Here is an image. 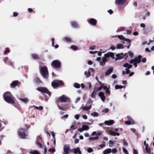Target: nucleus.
I'll list each match as a JSON object with an SVG mask.
<instances>
[{
	"label": "nucleus",
	"instance_id": "nucleus-44",
	"mask_svg": "<svg viewBox=\"0 0 154 154\" xmlns=\"http://www.w3.org/2000/svg\"><path fill=\"white\" fill-rule=\"evenodd\" d=\"M122 150L125 154H129L128 151L125 148H123Z\"/></svg>",
	"mask_w": 154,
	"mask_h": 154
},
{
	"label": "nucleus",
	"instance_id": "nucleus-59",
	"mask_svg": "<svg viewBox=\"0 0 154 154\" xmlns=\"http://www.w3.org/2000/svg\"><path fill=\"white\" fill-rule=\"evenodd\" d=\"M103 88V87L102 86H101L100 87L96 89V91H100L102 90Z\"/></svg>",
	"mask_w": 154,
	"mask_h": 154
},
{
	"label": "nucleus",
	"instance_id": "nucleus-56",
	"mask_svg": "<svg viewBox=\"0 0 154 154\" xmlns=\"http://www.w3.org/2000/svg\"><path fill=\"white\" fill-rule=\"evenodd\" d=\"M125 123L127 125H132V124L130 122L128 121H125Z\"/></svg>",
	"mask_w": 154,
	"mask_h": 154
},
{
	"label": "nucleus",
	"instance_id": "nucleus-63",
	"mask_svg": "<svg viewBox=\"0 0 154 154\" xmlns=\"http://www.w3.org/2000/svg\"><path fill=\"white\" fill-rule=\"evenodd\" d=\"M106 58L107 57H104L103 58L102 60V61H103V62L105 63L107 61Z\"/></svg>",
	"mask_w": 154,
	"mask_h": 154
},
{
	"label": "nucleus",
	"instance_id": "nucleus-51",
	"mask_svg": "<svg viewBox=\"0 0 154 154\" xmlns=\"http://www.w3.org/2000/svg\"><path fill=\"white\" fill-rule=\"evenodd\" d=\"M123 145L125 146H127L128 145V143L125 140H124L123 141Z\"/></svg>",
	"mask_w": 154,
	"mask_h": 154
},
{
	"label": "nucleus",
	"instance_id": "nucleus-43",
	"mask_svg": "<svg viewBox=\"0 0 154 154\" xmlns=\"http://www.w3.org/2000/svg\"><path fill=\"white\" fill-rule=\"evenodd\" d=\"M117 152V150L116 148H113L112 150L111 149V152L113 154L116 153Z\"/></svg>",
	"mask_w": 154,
	"mask_h": 154
},
{
	"label": "nucleus",
	"instance_id": "nucleus-62",
	"mask_svg": "<svg viewBox=\"0 0 154 154\" xmlns=\"http://www.w3.org/2000/svg\"><path fill=\"white\" fill-rule=\"evenodd\" d=\"M105 64V63L103 62V61L100 62V65L101 66H103Z\"/></svg>",
	"mask_w": 154,
	"mask_h": 154
},
{
	"label": "nucleus",
	"instance_id": "nucleus-5",
	"mask_svg": "<svg viewBox=\"0 0 154 154\" xmlns=\"http://www.w3.org/2000/svg\"><path fill=\"white\" fill-rule=\"evenodd\" d=\"M63 82L61 81L57 80L53 82L52 85L53 87L55 88L59 86L63 85Z\"/></svg>",
	"mask_w": 154,
	"mask_h": 154
},
{
	"label": "nucleus",
	"instance_id": "nucleus-3",
	"mask_svg": "<svg viewBox=\"0 0 154 154\" xmlns=\"http://www.w3.org/2000/svg\"><path fill=\"white\" fill-rule=\"evenodd\" d=\"M141 58V55H139L137 58H135L131 60L130 62L131 64H133L135 67H136L137 66V64L139 63L140 62Z\"/></svg>",
	"mask_w": 154,
	"mask_h": 154
},
{
	"label": "nucleus",
	"instance_id": "nucleus-41",
	"mask_svg": "<svg viewBox=\"0 0 154 154\" xmlns=\"http://www.w3.org/2000/svg\"><path fill=\"white\" fill-rule=\"evenodd\" d=\"M32 57L34 59H36L38 58V55L35 54H32Z\"/></svg>",
	"mask_w": 154,
	"mask_h": 154
},
{
	"label": "nucleus",
	"instance_id": "nucleus-34",
	"mask_svg": "<svg viewBox=\"0 0 154 154\" xmlns=\"http://www.w3.org/2000/svg\"><path fill=\"white\" fill-rule=\"evenodd\" d=\"M85 75L87 77H89L91 75L90 72L89 71L87 72V71H85L84 73Z\"/></svg>",
	"mask_w": 154,
	"mask_h": 154
},
{
	"label": "nucleus",
	"instance_id": "nucleus-32",
	"mask_svg": "<svg viewBox=\"0 0 154 154\" xmlns=\"http://www.w3.org/2000/svg\"><path fill=\"white\" fill-rule=\"evenodd\" d=\"M91 115L94 117H97L98 116V113L96 112H94L91 113Z\"/></svg>",
	"mask_w": 154,
	"mask_h": 154
},
{
	"label": "nucleus",
	"instance_id": "nucleus-4",
	"mask_svg": "<svg viewBox=\"0 0 154 154\" xmlns=\"http://www.w3.org/2000/svg\"><path fill=\"white\" fill-rule=\"evenodd\" d=\"M25 131L24 128H21L19 129L18 131V136L21 138H25L26 136Z\"/></svg>",
	"mask_w": 154,
	"mask_h": 154
},
{
	"label": "nucleus",
	"instance_id": "nucleus-12",
	"mask_svg": "<svg viewBox=\"0 0 154 154\" xmlns=\"http://www.w3.org/2000/svg\"><path fill=\"white\" fill-rule=\"evenodd\" d=\"M89 129V127L88 125H83L82 126V128L78 129V130L80 132H82L84 131L88 130Z\"/></svg>",
	"mask_w": 154,
	"mask_h": 154
},
{
	"label": "nucleus",
	"instance_id": "nucleus-30",
	"mask_svg": "<svg viewBox=\"0 0 154 154\" xmlns=\"http://www.w3.org/2000/svg\"><path fill=\"white\" fill-rule=\"evenodd\" d=\"M35 81L37 84H40L41 83V82L40 80V79L38 77H36L35 78Z\"/></svg>",
	"mask_w": 154,
	"mask_h": 154
},
{
	"label": "nucleus",
	"instance_id": "nucleus-17",
	"mask_svg": "<svg viewBox=\"0 0 154 154\" xmlns=\"http://www.w3.org/2000/svg\"><path fill=\"white\" fill-rule=\"evenodd\" d=\"M84 105L83 104L82 106L80 108V109H82L84 110L88 111L91 108V106L90 105L89 106H83Z\"/></svg>",
	"mask_w": 154,
	"mask_h": 154
},
{
	"label": "nucleus",
	"instance_id": "nucleus-33",
	"mask_svg": "<svg viewBox=\"0 0 154 154\" xmlns=\"http://www.w3.org/2000/svg\"><path fill=\"white\" fill-rule=\"evenodd\" d=\"M114 144V142L110 140L109 141V146L110 147H112L113 145Z\"/></svg>",
	"mask_w": 154,
	"mask_h": 154
},
{
	"label": "nucleus",
	"instance_id": "nucleus-24",
	"mask_svg": "<svg viewBox=\"0 0 154 154\" xmlns=\"http://www.w3.org/2000/svg\"><path fill=\"white\" fill-rule=\"evenodd\" d=\"M11 96H12L11 93L9 92H7L4 93L3 97L4 99L7 98L8 97H9Z\"/></svg>",
	"mask_w": 154,
	"mask_h": 154
},
{
	"label": "nucleus",
	"instance_id": "nucleus-20",
	"mask_svg": "<svg viewBox=\"0 0 154 154\" xmlns=\"http://www.w3.org/2000/svg\"><path fill=\"white\" fill-rule=\"evenodd\" d=\"M71 25L73 27L75 28H78L79 27V25L77 23L74 21H73L72 22Z\"/></svg>",
	"mask_w": 154,
	"mask_h": 154
},
{
	"label": "nucleus",
	"instance_id": "nucleus-31",
	"mask_svg": "<svg viewBox=\"0 0 154 154\" xmlns=\"http://www.w3.org/2000/svg\"><path fill=\"white\" fill-rule=\"evenodd\" d=\"M118 37L119 39L121 40H122L123 41L124 40V39L125 38V37H124V36L123 35H119L118 36H116L114 37Z\"/></svg>",
	"mask_w": 154,
	"mask_h": 154
},
{
	"label": "nucleus",
	"instance_id": "nucleus-8",
	"mask_svg": "<svg viewBox=\"0 0 154 154\" xmlns=\"http://www.w3.org/2000/svg\"><path fill=\"white\" fill-rule=\"evenodd\" d=\"M52 65L53 66L57 69L60 68L61 66L60 62L57 60H55L53 61L52 63Z\"/></svg>",
	"mask_w": 154,
	"mask_h": 154
},
{
	"label": "nucleus",
	"instance_id": "nucleus-35",
	"mask_svg": "<svg viewBox=\"0 0 154 154\" xmlns=\"http://www.w3.org/2000/svg\"><path fill=\"white\" fill-rule=\"evenodd\" d=\"M99 137H90L89 138L90 140H98Z\"/></svg>",
	"mask_w": 154,
	"mask_h": 154
},
{
	"label": "nucleus",
	"instance_id": "nucleus-40",
	"mask_svg": "<svg viewBox=\"0 0 154 154\" xmlns=\"http://www.w3.org/2000/svg\"><path fill=\"white\" fill-rule=\"evenodd\" d=\"M71 48L74 50H76L78 49V47L74 45H72L71 47Z\"/></svg>",
	"mask_w": 154,
	"mask_h": 154
},
{
	"label": "nucleus",
	"instance_id": "nucleus-19",
	"mask_svg": "<svg viewBox=\"0 0 154 154\" xmlns=\"http://www.w3.org/2000/svg\"><path fill=\"white\" fill-rule=\"evenodd\" d=\"M109 134L113 136H119L120 135V134L119 133L116 132L112 130H109Z\"/></svg>",
	"mask_w": 154,
	"mask_h": 154
},
{
	"label": "nucleus",
	"instance_id": "nucleus-36",
	"mask_svg": "<svg viewBox=\"0 0 154 154\" xmlns=\"http://www.w3.org/2000/svg\"><path fill=\"white\" fill-rule=\"evenodd\" d=\"M75 122H73L72 123V125L71 126V127L70 128L72 129H73V130H75L77 128V127H74V125H75Z\"/></svg>",
	"mask_w": 154,
	"mask_h": 154
},
{
	"label": "nucleus",
	"instance_id": "nucleus-53",
	"mask_svg": "<svg viewBox=\"0 0 154 154\" xmlns=\"http://www.w3.org/2000/svg\"><path fill=\"white\" fill-rule=\"evenodd\" d=\"M148 144H146V152L147 153H149L150 152V149H148Z\"/></svg>",
	"mask_w": 154,
	"mask_h": 154
},
{
	"label": "nucleus",
	"instance_id": "nucleus-7",
	"mask_svg": "<svg viewBox=\"0 0 154 154\" xmlns=\"http://www.w3.org/2000/svg\"><path fill=\"white\" fill-rule=\"evenodd\" d=\"M37 89L42 93H47L49 95V97L51 96V93L50 92L48 89L42 87H39L37 88Z\"/></svg>",
	"mask_w": 154,
	"mask_h": 154
},
{
	"label": "nucleus",
	"instance_id": "nucleus-55",
	"mask_svg": "<svg viewBox=\"0 0 154 154\" xmlns=\"http://www.w3.org/2000/svg\"><path fill=\"white\" fill-rule=\"evenodd\" d=\"M128 54L131 57H132L133 56V53L131 51H129L128 52Z\"/></svg>",
	"mask_w": 154,
	"mask_h": 154
},
{
	"label": "nucleus",
	"instance_id": "nucleus-47",
	"mask_svg": "<svg viewBox=\"0 0 154 154\" xmlns=\"http://www.w3.org/2000/svg\"><path fill=\"white\" fill-rule=\"evenodd\" d=\"M35 109L41 110L43 109V107L42 106H40L39 107L35 106Z\"/></svg>",
	"mask_w": 154,
	"mask_h": 154
},
{
	"label": "nucleus",
	"instance_id": "nucleus-16",
	"mask_svg": "<svg viewBox=\"0 0 154 154\" xmlns=\"http://www.w3.org/2000/svg\"><path fill=\"white\" fill-rule=\"evenodd\" d=\"M114 123L113 120H110L109 121H106L104 122V124L108 126H110L113 125Z\"/></svg>",
	"mask_w": 154,
	"mask_h": 154
},
{
	"label": "nucleus",
	"instance_id": "nucleus-39",
	"mask_svg": "<svg viewBox=\"0 0 154 154\" xmlns=\"http://www.w3.org/2000/svg\"><path fill=\"white\" fill-rule=\"evenodd\" d=\"M115 88L116 89H121L123 88V86L122 85H117L115 86Z\"/></svg>",
	"mask_w": 154,
	"mask_h": 154
},
{
	"label": "nucleus",
	"instance_id": "nucleus-64",
	"mask_svg": "<svg viewBox=\"0 0 154 154\" xmlns=\"http://www.w3.org/2000/svg\"><path fill=\"white\" fill-rule=\"evenodd\" d=\"M82 117L84 119H87V116L86 115H83L82 116Z\"/></svg>",
	"mask_w": 154,
	"mask_h": 154
},
{
	"label": "nucleus",
	"instance_id": "nucleus-1",
	"mask_svg": "<svg viewBox=\"0 0 154 154\" xmlns=\"http://www.w3.org/2000/svg\"><path fill=\"white\" fill-rule=\"evenodd\" d=\"M69 99L64 95H63L60 97L57 100V103L58 107L62 110H63L66 109V107L63 105L62 104V102H66Z\"/></svg>",
	"mask_w": 154,
	"mask_h": 154
},
{
	"label": "nucleus",
	"instance_id": "nucleus-42",
	"mask_svg": "<svg viewBox=\"0 0 154 154\" xmlns=\"http://www.w3.org/2000/svg\"><path fill=\"white\" fill-rule=\"evenodd\" d=\"M124 30V28L123 27H121L119 28L116 31L117 32H119L121 31H123Z\"/></svg>",
	"mask_w": 154,
	"mask_h": 154
},
{
	"label": "nucleus",
	"instance_id": "nucleus-9",
	"mask_svg": "<svg viewBox=\"0 0 154 154\" xmlns=\"http://www.w3.org/2000/svg\"><path fill=\"white\" fill-rule=\"evenodd\" d=\"M123 66L124 67L126 68L125 69L126 70V73L127 74H128L130 73V71L129 70V69L132 68V65L131 64H129L128 63H126L124 64Z\"/></svg>",
	"mask_w": 154,
	"mask_h": 154
},
{
	"label": "nucleus",
	"instance_id": "nucleus-13",
	"mask_svg": "<svg viewBox=\"0 0 154 154\" xmlns=\"http://www.w3.org/2000/svg\"><path fill=\"white\" fill-rule=\"evenodd\" d=\"M104 56L107 57V58L111 57L113 59L115 58L114 54L111 52H108L107 53L105 54H104Z\"/></svg>",
	"mask_w": 154,
	"mask_h": 154
},
{
	"label": "nucleus",
	"instance_id": "nucleus-48",
	"mask_svg": "<svg viewBox=\"0 0 154 154\" xmlns=\"http://www.w3.org/2000/svg\"><path fill=\"white\" fill-rule=\"evenodd\" d=\"M124 41H126V42H128L130 43H131V41L130 39H128V38H125L124 39Z\"/></svg>",
	"mask_w": 154,
	"mask_h": 154
},
{
	"label": "nucleus",
	"instance_id": "nucleus-52",
	"mask_svg": "<svg viewBox=\"0 0 154 154\" xmlns=\"http://www.w3.org/2000/svg\"><path fill=\"white\" fill-rule=\"evenodd\" d=\"M109 111V109L108 108H106L104 109L103 110V112H104L105 113H106L108 112Z\"/></svg>",
	"mask_w": 154,
	"mask_h": 154
},
{
	"label": "nucleus",
	"instance_id": "nucleus-14",
	"mask_svg": "<svg viewBox=\"0 0 154 154\" xmlns=\"http://www.w3.org/2000/svg\"><path fill=\"white\" fill-rule=\"evenodd\" d=\"M72 152L75 154H82V152L80 149L78 147L72 149Z\"/></svg>",
	"mask_w": 154,
	"mask_h": 154
},
{
	"label": "nucleus",
	"instance_id": "nucleus-50",
	"mask_svg": "<svg viewBox=\"0 0 154 154\" xmlns=\"http://www.w3.org/2000/svg\"><path fill=\"white\" fill-rule=\"evenodd\" d=\"M103 144H100L99 145L100 147L101 148H103L105 147V143L104 142H103Z\"/></svg>",
	"mask_w": 154,
	"mask_h": 154
},
{
	"label": "nucleus",
	"instance_id": "nucleus-46",
	"mask_svg": "<svg viewBox=\"0 0 154 154\" xmlns=\"http://www.w3.org/2000/svg\"><path fill=\"white\" fill-rule=\"evenodd\" d=\"M95 95V90L92 92L91 96L92 97L94 98Z\"/></svg>",
	"mask_w": 154,
	"mask_h": 154
},
{
	"label": "nucleus",
	"instance_id": "nucleus-22",
	"mask_svg": "<svg viewBox=\"0 0 154 154\" xmlns=\"http://www.w3.org/2000/svg\"><path fill=\"white\" fill-rule=\"evenodd\" d=\"M41 138L40 137H37V140L36 141V143L37 145H38L41 148H42V146L41 144V143H40V141H41Z\"/></svg>",
	"mask_w": 154,
	"mask_h": 154
},
{
	"label": "nucleus",
	"instance_id": "nucleus-10",
	"mask_svg": "<svg viewBox=\"0 0 154 154\" xmlns=\"http://www.w3.org/2000/svg\"><path fill=\"white\" fill-rule=\"evenodd\" d=\"M12 96H11L9 97L4 99L5 100L7 103H14V102L13 99L12 97Z\"/></svg>",
	"mask_w": 154,
	"mask_h": 154
},
{
	"label": "nucleus",
	"instance_id": "nucleus-28",
	"mask_svg": "<svg viewBox=\"0 0 154 154\" xmlns=\"http://www.w3.org/2000/svg\"><path fill=\"white\" fill-rule=\"evenodd\" d=\"M124 48L123 45L121 44H118L116 45V48L117 49H122Z\"/></svg>",
	"mask_w": 154,
	"mask_h": 154
},
{
	"label": "nucleus",
	"instance_id": "nucleus-38",
	"mask_svg": "<svg viewBox=\"0 0 154 154\" xmlns=\"http://www.w3.org/2000/svg\"><path fill=\"white\" fill-rule=\"evenodd\" d=\"M64 39L68 42H71V38L69 37H65L64 38Z\"/></svg>",
	"mask_w": 154,
	"mask_h": 154
},
{
	"label": "nucleus",
	"instance_id": "nucleus-37",
	"mask_svg": "<svg viewBox=\"0 0 154 154\" xmlns=\"http://www.w3.org/2000/svg\"><path fill=\"white\" fill-rule=\"evenodd\" d=\"M74 86L76 88H79L80 87V85L77 83H75L74 84Z\"/></svg>",
	"mask_w": 154,
	"mask_h": 154
},
{
	"label": "nucleus",
	"instance_id": "nucleus-15",
	"mask_svg": "<svg viewBox=\"0 0 154 154\" xmlns=\"http://www.w3.org/2000/svg\"><path fill=\"white\" fill-rule=\"evenodd\" d=\"M126 0H115L116 3L119 5H122L125 4Z\"/></svg>",
	"mask_w": 154,
	"mask_h": 154
},
{
	"label": "nucleus",
	"instance_id": "nucleus-54",
	"mask_svg": "<svg viewBox=\"0 0 154 154\" xmlns=\"http://www.w3.org/2000/svg\"><path fill=\"white\" fill-rule=\"evenodd\" d=\"M144 15L145 16H146V17H148L150 15V13L148 11L146 12Z\"/></svg>",
	"mask_w": 154,
	"mask_h": 154
},
{
	"label": "nucleus",
	"instance_id": "nucleus-2",
	"mask_svg": "<svg viewBox=\"0 0 154 154\" xmlns=\"http://www.w3.org/2000/svg\"><path fill=\"white\" fill-rule=\"evenodd\" d=\"M40 70L44 78H47L48 76V71L47 67L45 66H40Z\"/></svg>",
	"mask_w": 154,
	"mask_h": 154
},
{
	"label": "nucleus",
	"instance_id": "nucleus-26",
	"mask_svg": "<svg viewBox=\"0 0 154 154\" xmlns=\"http://www.w3.org/2000/svg\"><path fill=\"white\" fill-rule=\"evenodd\" d=\"M123 54L122 53H121L120 54H117L116 55V56L117 57V58L118 59H121L122 58H123Z\"/></svg>",
	"mask_w": 154,
	"mask_h": 154
},
{
	"label": "nucleus",
	"instance_id": "nucleus-45",
	"mask_svg": "<svg viewBox=\"0 0 154 154\" xmlns=\"http://www.w3.org/2000/svg\"><path fill=\"white\" fill-rule=\"evenodd\" d=\"M87 152L89 153H91L93 151V149L91 148H89L87 149Z\"/></svg>",
	"mask_w": 154,
	"mask_h": 154
},
{
	"label": "nucleus",
	"instance_id": "nucleus-21",
	"mask_svg": "<svg viewBox=\"0 0 154 154\" xmlns=\"http://www.w3.org/2000/svg\"><path fill=\"white\" fill-rule=\"evenodd\" d=\"M19 84V82L18 81H14L11 84V86L13 88H14Z\"/></svg>",
	"mask_w": 154,
	"mask_h": 154
},
{
	"label": "nucleus",
	"instance_id": "nucleus-58",
	"mask_svg": "<svg viewBox=\"0 0 154 154\" xmlns=\"http://www.w3.org/2000/svg\"><path fill=\"white\" fill-rule=\"evenodd\" d=\"M116 49V47L114 46H111L110 48L109 49H111L113 51L115 50Z\"/></svg>",
	"mask_w": 154,
	"mask_h": 154
},
{
	"label": "nucleus",
	"instance_id": "nucleus-49",
	"mask_svg": "<svg viewBox=\"0 0 154 154\" xmlns=\"http://www.w3.org/2000/svg\"><path fill=\"white\" fill-rule=\"evenodd\" d=\"M140 26L144 29L146 27V25L144 23H141L140 25Z\"/></svg>",
	"mask_w": 154,
	"mask_h": 154
},
{
	"label": "nucleus",
	"instance_id": "nucleus-27",
	"mask_svg": "<svg viewBox=\"0 0 154 154\" xmlns=\"http://www.w3.org/2000/svg\"><path fill=\"white\" fill-rule=\"evenodd\" d=\"M128 121H129L132 124V125H134L135 124V123L133 120V119H132V118L130 116H128L127 117Z\"/></svg>",
	"mask_w": 154,
	"mask_h": 154
},
{
	"label": "nucleus",
	"instance_id": "nucleus-11",
	"mask_svg": "<svg viewBox=\"0 0 154 154\" xmlns=\"http://www.w3.org/2000/svg\"><path fill=\"white\" fill-rule=\"evenodd\" d=\"M87 21L90 24L93 26H95L97 24V20L93 18L88 19H87Z\"/></svg>",
	"mask_w": 154,
	"mask_h": 154
},
{
	"label": "nucleus",
	"instance_id": "nucleus-57",
	"mask_svg": "<svg viewBox=\"0 0 154 154\" xmlns=\"http://www.w3.org/2000/svg\"><path fill=\"white\" fill-rule=\"evenodd\" d=\"M32 154H40L38 151H35L34 152H31V153Z\"/></svg>",
	"mask_w": 154,
	"mask_h": 154
},
{
	"label": "nucleus",
	"instance_id": "nucleus-61",
	"mask_svg": "<svg viewBox=\"0 0 154 154\" xmlns=\"http://www.w3.org/2000/svg\"><path fill=\"white\" fill-rule=\"evenodd\" d=\"M48 151L49 152H54L55 151V149L53 148V149H49L48 150Z\"/></svg>",
	"mask_w": 154,
	"mask_h": 154
},
{
	"label": "nucleus",
	"instance_id": "nucleus-60",
	"mask_svg": "<svg viewBox=\"0 0 154 154\" xmlns=\"http://www.w3.org/2000/svg\"><path fill=\"white\" fill-rule=\"evenodd\" d=\"M79 117V116L78 114L75 115V118L77 119L78 120Z\"/></svg>",
	"mask_w": 154,
	"mask_h": 154
},
{
	"label": "nucleus",
	"instance_id": "nucleus-6",
	"mask_svg": "<svg viewBox=\"0 0 154 154\" xmlns=\"http://www.w3.org/2000/svg\"><path fill=\"white\" fill-rule=\"evenodd\" d=\"M63 151L64 153L63 154H69L72 150L70 149V146L69 144H66L64 146Z\"/></svg>",
	"mask_w": 154,
	"mask_h": 154
},
{
	"label": "nucleus",
	"instance_id": "nucleus-23",
	"mask_svg": "<svg viewBox=\"0 0 154 154\" xmlns=\"http://www.w3.org/2000/svg\"><path fill=\"white\" fill-rule=\"evenodd\" d=\"M111 152V149L110 148H108L103 151V154H108Z\"/></svg>",
	"mask_w": 154,
	"mask_h": 154
},
{
	"label": "nucleus",
	"instance_id": "nucleus-25",
	"mask_svg": "<svg viewBox=\"0 0 154 154\" xmlns=\"http://www.w3.org/2000/svg\"><path fill=\"white\" fill-rule=\"evenodd\" d=\"M113 71V69L112 68H110L106 73V75L107 76L110 74Z\"/></svg>",
	"mask_w": 154,
	"mask_h": 154
},
{
	"label": "nucleus",
	"instance_id": "nucleus-29",
	"mask_svg": "<svg viewBox=\"0 0 154 154\" xmlns=\"http://www.w3.org/2000/svg\"><path fill=\"white\" fill-rule=\"evenodd\" d=\"M20 100L26 103L29 101V100L27 98H20Z\"/></svg>",
	"mask_w": 154,
	"mask_h": 154
},
{
	"label": "nucleus",
	"instance_id": "nucleus-18",
	"mask_svg": "<svg viewBox=\"0 0 154 154\" xmlns=\"http://www.w3.org/2000/svg\"><path fill=\"white\" fill-rule=\"evenodd\" d=\"M99 96L100 97L102 100L104 102L105 99V97L104 96V93L102 92H100L99 93Z\"/></svg>",
	"mask_w": 154,
	"mask_h": 154
}]
</instances>
